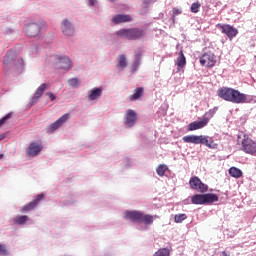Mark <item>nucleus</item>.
Wrapping results in <instances>:
<instances>
[{
	"mask_svg": "<svg viewBox=\"0 0 256 256\" xmlns=\"http://www.w3.org/2000/svg\"><path fill=\"white\" fill-rule=\"evenodd\" d=\"M156 171H157L158 175H161V165L158 166Z\"/></svg>",
	"mask_w": 256,
	"mask_h": 256,
	"instance_id": "42",
	"label": "nucleus"
},
{
	"mask_svg": "<svg viewBox=\"0 0 256 256\" xmlns=\"http://www.w3.org/2000/svg\"><path fill=\"white\" fill-rule=\"evenodd\" d=\"M172 248L171 246H167L161 249V256H171Z\"/></svg>",
	"mask_w": 256,
	"mask_h": 256,
	"instance_id": "31",
	"label": "nucleus"
},
{
	"mask_svg": "<svg viewBox=\"0 0 256 256\" xmlns=\"http://www.w3.org/2000/svg\"><path fill=\"white\" fill-rule=\"evenodd\" d=\"M4 65H9V56L6 54V58L3 61Z\"/></svg>",
	"mask_w": 256,
	"mask_h": 256,
	"instance_id": "39",
	"label": "nucleus"
},
{
	"mask_svg": "<svg viewBox=\"0 0 256 256\" xmlns=\"http://www.w3.org/2000/svg\"><path fill=\"white\" fill-rule=\"evenodd\" d=\"M14 223H16V225H25L27 223V221H29V216L23 215V216H16L13 219Z\"/></svg>",
	"mask_w": 256,
	"mask_h": 256,
	"instance_id": "26",
	"label": "nucleus"
},
{
	"mask_svg": "<svg viewBox=\"0 0 256 256\" xmlns=\"http://www.w3.org/2000/svg\"><path fill=\"white\" fill-rule=\"evenodd\" d=\"M217 93L218 97H220V99H224V101L236 104L247 103V95L240 93L239 90L222 87L218 89Z\"/></svg>",
	"mask_w": 256,
	"mask_h": 256,
	"instance_id": "1",
	"label": "nucleus"
},
{
	"mask_svg": "<svg viewBox=\"0 0 256 256\" xmlns=\"http://www.w3.org/2000/svg\"><path fill=\"white\" fill-rule=\"evenodd\" d=\"M49 89V85L46 83L41 84L35 91L33 97L31 98L30 105H37L39 99L43 97V93Z\"/></svg>",
	"mask_w": 256,
	"mask_h": 256,
	"instance_id": "9",
	"label": "nucleus"
},
{
	"mask_svg": "<svg viewBox=\"0 0 256 256\" xmlns=\"http://www.w3.org/2000/svg\"><path fill=\"white\" fill-rule=\"evenodd\" d=\"M40 151H43V144L38 142H32L26 150V154L29 155V157H37Z\"/></svg>",
	"mask_w": 256,
	"mask_h": 256,
	"instance_id": "12",
	"label": "nucleus"
},
{
	"mask_svg": "<svg viewBox=\"0 0 256 256\" xmlns=\"http://www.w3.org/2000/svg\"><path fill=\"white\" fill-rule=\"evenodd\" d=\"M124 219H130L133 223H144V225H151L153 223V216L143 214L140 211H125Z\"/></svg>",
	"mask_w": 256,
	"mask_h": 256,
	"instance_id": "3",
	"label": "nucleus"
},
{
	"mask_svg": "<svg viewBox=\"0 0 256 256\" xmlns=\"http://www.w3.org/2000/svg\"><path fill=\"white\" fill-rule=\"evenodd\" d=\"M229 175L235 179H239L240 177H243V171L237 167H231L229 169Z\"/></svg>",
	"mask_w": 256,
	"mask_h": 256,
	"instance_id": "24",
	"label": "nucleus"
},
{
	"mask_svg": "<svg viewBox=\"0 0 256 256\" xmlns=\"http://www.w3.org/2000/svg\"><path fill=\"white\" fill-rule=\"evenodd\" d=\"M219 196L217 194H195L191 197L193 205H211V203H217Z\"/></svg>",
	"mask_w": 256,
	"mask_h": 256,
	"instance_id": "5",
	"label": "nucleus"
},
{
	"mask_svg": "<svg viewBox=\"0 0 256 256\" xmlns=\"http://www.w3.org/2000/svg\"><path fill=\"white\" fill-rule=\"evenodd\" d=\"M209 123V118H204L201 121H194L188 125V131H197V129H203V127H207Z\"/></svg>",
	"mask_w": 256,
	"mask_h": 256,
	"instance_id": "17",
	"label": "nucleus"
},
{
	"mask_svg": "<svg viewBox=\"0 0 256 256\" xmlns=\"http://www.w3.org/2000/svg\"><path fill=\"white\" fill-rule=\"evenodd\" d=\"M112 3H115V0H110Z\"/></svg>",
	"mask_w": 256,
	"mask_h": 256,
	"instance_id": "45",
	"label": "nucleus"
},
{
	"mask_svg": "<svg viewBox=\"0 0 256 256\" xmlns=\"http://www.w3.org/2000/svg\"><path fill=\"white\" fill-rule=\"evenodd\" d=\"M154 256H161V250H158Z\"/></svg>",
	"mask_w": 256,
	"mask_h": 256,
	"instance_id": "44",
	"label": "nucleus"
},
{
	"mask_svg": "<svg viewBox=\"0 0 256 256\" xmlns=\"http://www.w3.org/2000/svg\"><path fill=\"white\" fill-rule=\"evenodd\" d=\"M200 145H205L209 149H217V144L209 136L200 135Z\"/></svg>",
	"mask_w": 256,
	"mask_h": 256,
	"instance_id": "18",
	"label": "nucleus"
},
{
	"mask_svg": "<svg viewBox=\"0 0 256 256\" xmlns=\"http://www.w3.org/2000/svg\"><path fill=\"white\" fill-rule=\"evenodd\" d=\"M217 111V108L211 109L208 112L205 113L204 119H211L213 115H215V112Z\"/></svg>",
	"mask_w": 256,
	"mask_h": 256,
	"instance_id": "33",
	"label": "nucleus"
},
{
	"mask_svg": "<svg viewBox=\"0 0 256 256\" xmlns=\"http://www.w3.org/2000/svg\"><path fill=\"white\" fill-rule=\"evenodd\" d=\"M89 5H95V0H88Z\"/></svg>",
	"mask_w": 256,
	"mask_h": 256,
	"instance_id": "43",
	"label": "nucleus"
},
{
	"mask_svg": "<svg viewBox=\"0 0 256 256\" xmlns=\"http://www.w3.org/2000/svg\"><path fill=\"white\" fill-rule=\"evenodd\" d=\"M220 256H231V254L227 253L226 251H223L220 253Z\"/></svg>",
	"mask_w": 256,
	"mask_h": 256,
	"instance_id": "41",
	"label": "nucleus"
},
{
	"mask_svg": "<svg viewBox=\"0 0 256 256\" xmlns=\"http://www.w3.org/2000/svg\"><path fill=\"white\" fill-rule=\"evenodd\" d=\"M41 33V24L29 23L26 25V34L28 37H37Z\"/></svg>",
	"mask_w": 256,
	"mask_h": 256,
	"instance_id": "13",
	"label": "nucleus"
},
{
	"mask_svg": "<svg viewBox=\"0 0 256 256\" xmlns=\"http://www.w3.org/2000/svg\"><path fill=\"white\" fill-rule=\"evenodd\" d=\"M81 81L79 80V78H72L68 80V85L70 87H73L74 89L79 87Z\"/></svg>",
	"mask_w": 256,
	"mask_h": 256,
	"instance_id": "27",
	"label": "nucleus"
},
{
	"mask_svg": "<svg viewBox=\"0 0 256 256\" xmlns=\"http://www.w3.org/2000/svg\"><path fill=\"white\" fill-rule=\"evenodd\" d=\"M117 67H119L121 69V71H123V69H125V67H127V57L125 56V54L119 55L117 57Z\"/></svg>",
	"mask_w": 256,
	"mask_h": 256,
	"instance_id": "25",
	"label": "nucleus"
},
{
	"mask_svg": "<svg viewBox=\"0 0 256 256\" xmlns=\"http://www.w3.org/2000/svg\"><path fill=\"white\" fill-rule=\"evenodd\" d=\"M189 185H190V189H193L194 191H198V193H206V191L209 189V186L203 183L201 179L197 176H193L190 178Z\"/></svg>",
	"mask_w": 256,
	"mask_h": 256,
	"instance_id": "6",
	"label": "nucleus"
},
{
	"mask_svg": "<svg viewBox=\"0 0 256 256\" xmlns=\"http://www.w3.org/2000/svg\"><path fill=\"white\" fill-rule=\"evenodd\" d=\"M135 121H137V113L131 109L127 110L124 117L125 125H127V127H133V125H135Z\"/></svg>",
	"mask_w": 256,
	"mask_h": 256,
	"instance_id": "14",
	"label": "nucleus"
},
{
	"mask_svg": "<svg viewBox=\"0 0 256 256\" xmlns=\"http://www.w3.org/2000/svg\"><path fill=\"white\" fill-rule=\"evenodd\" d=\"M149 3H151V0H143V8L147 9V7H149Z\"/></svg>",
	"mask_w": 256,
	"mask_h": 256,
	"instance_id": "37",
	"label": "nucleus"
},
{
	"mask_svg": "<svg viewBox=\"0 0 256 256\" xmlns=\"http://www.w3.org/2000/svg\"><path fill=\"white\" fill-rule=\"evenodd\" d=\"M176 65L178 67V71H180V69H183V67L187 65V59L185 58V54H183V51H180L179 56L176 60Z\"/></svg>",
	"mask_w": 256,
	"mask_h": 256,
	"instance_id": "23",
	"label": "nucleus"
},
{
	"mask_svg": "<svg viewBox=\"0 0 256 256\" xmlns=\"http://www.w3.org/2000/svg\"><path fill=\"white\" fill-rule=\"evenodd\" d=\"M46 95L49 97L50 101H55V99H57V96H55L53 92H47Z\"/></svg>",
	"mask_w": 256,
	"mask_h": 256,
	"instance_id": "36",
	"label": "nucleus"
},
{
	"mask_svg": "<svg viewBox=\"0 0 256 256\" xmlns=\"http://www.w3.org/2000/svg\"><path fill=\"white\" fill-rule=\"evenodd\" d=\"M237 143L241 145V150L244 153H248L249 155H253L256 153V143L250 137L245 134V132H238L237 134Z\"/></svg>",
	"mask_w": 256,
	"mask_h": 256,
	"instance_id": "2",
	"label": "nucleus"
},
{
	"mask_svg": "<svg viewBox=\"0 0 256 256\" xmlns=\"http://www.w3.org/2000/svg\"><path fill=\"white\" fill-rule=\"evenodd\" d=\"M173 13L174 15H181V10H179L178 8H174Z\"/></svg>",
	"mask_w": 256,
	"mask_h": 256,
	"instance_id": "38",
	"label": "nucleus"
},
{
	"mask_svg": "<svg viewBox=\"0 0 256 256\" xmlns=\"http://www.w3.org/2000/svg\"><path fill=\"white\" fill-rule=\"evenodd\" d=\"M142 53H143V50H141V49H138L135 52L136 65H139V63H141V55H142Z\"/></svg>",
	"mask_w": 256,
	"mask_h": 256,
	"instance_id": "32",
	"label": "nucleus"
},
{
	"mask_svg": "<svg viewBox=\"0 0 256 256\" xmlns=\"http://www.w3.org/2000/svg\"><path fill=\"white\" fill-rule=\"evenodd\" d=\"M116 35L122 39H128V41H137L145 35V31L139 28L120 29L116 32Z\"/></svg>",
	"mask_w": 256,
	"mask_h": 256,
	"instance_id": "4",
	"label": "nucleus"
},
{
	"mask_svg": "<svg viewBox=\"0 0 256 256\" xmlns=\"http://www.w3.org/2000/svg\"><path fill=\"white\" fill-rule=\"evenodd\" d=\"M130 21H133V18H131V15L127 14H117L112 18V23L114 25H121V23H130Z\"/></svg>",
	"mask_w": 256,
	"mask_h": 256,
	"instance_id": "16",
	"label": "nucleus"
},
{
	"mask_svg": "<svg viewBox=\"0 0 256 256\" xmlns=\"http://www.w3.org/2000/svg\"><path fill=\"white\" fill-rule=\"evenodd\" d=\"M69 119V114H64L62 115L58 120H56L54 123H52L50 126L46 128L47 133H55L58 128L63 125V123H66L67 120Z\"/></svg>",
	"mask_w": 256,
	"mask_h": 256,
	"instance_id": "11",
	"label": "nucleus"
},
{
	"mask_svg": "<svg viewBox=\"0 0 256 256\" xmlns=\"http://www.w3.org/2000/svg\"><path fill=\"white\" fill-rule=\"evenodd\" d=\"M59 67L60 69H64L65 71H69L72 67L71 59L67 56H63L59 59Z\"/></svg>",
	"mask_w": 256,
	"mask_h": 256,
	"instance_id": "20",
	"label": "nucleus"
},
{
	"mask_svg": "<svg viewBox=\"0 0 256 256\" xmlns=\"http://www.w3.org/2000/svg\"><path fill=\"white\" fill-rule=\"evenodd\" d=\"M62 33L67 37H71L75 34V27H73V24H71L67 19L62 22Z\"/></svg>",
	"mask_w": 256,
	"mask_h": 256,
	"instance_id": "15",
	"label": "nucleus"
},
{
	"mask_svg": "<svg viewBox=\"0 0 256 256\" xmlns=\"http://www.w3.org/2000/svg\"><path fill=\"white\" fill-rule=\"evenodd\" d=\"M216 63H217V57L211 51L204 53L200 57V64L203 65V67H208V68L215 67Z\"/></svg>",
	"mask_w": 256,
	"mask_h": 256,
	"instance_id": "7",
	"label": "nucleus"
},
{
	"mask_svg": "<svg viewBox=\"0 0 256 256\" xmlns=\"http://www.w3.org/2000/svg\"><path fill=\"white\" fill-rule=\"evenodd\" d=\"M199 9H201V4L199 2L192 3L190 8L191 13H199Z\"/></svg>",
	"mask_w": 256,
	"mask_h": 256,
	"instance_id": "30",
	"label": "nucleus"
},
{
	"mask_svg": "<svg viewBox=\"0 0 256 256\" xmlns=\"http://www.w3.org/2000/svg\"><path fill=\"white\" fill-rule=\"evenodd\" d=\"M43 197H45V194H44V193L38 194V195L36 196V198H35L32 202H30V203L24 205V206L21 208V212H22V213H28V211H33V209H34L35 207H37V206L39 205V203H41V201H43Z\"/></svg>",
	"mask_w": 256,
	"mask_h": 256,
	"instance_id": "10",
	"label": "nucleus"
},
{
	"mask_svg": "<svg viewBox=\"0 0 256 256\" xmlns=\"http://www.w3.org/2000/svg\"><path fill=\"white\" fill-rule=\"evenodd\" d=\"M145 95V89L143 87H138L134 90L133 95L129 97L130 101H137V99H141Z\"/></svg>",
	"mask_w": 256,
	"mask_h": 256,
	"instance_id": "22",
	"label": "nucleus"
},
{
	"mask_svg": "<svg viewBox=\"0 0 256 256\" xmlns=\"http://www.w3.org/2000/svg\"><path fill=\"white\" fill-rule=\"evenodd\" d=\"M187 219V214H176L174 217L175 223H183Z\"/></svg>",
	"mask_w": 256,
	"mask_h": 256,
	"instance_id": "28",
	"label": "nucleus"
},
{
	"mask_svg": "<svg viewBox=\"0 0 256 256\" xmlns=\"http://www.w3.org/2000/svg\"><path fill=\"white\" fill-rule=\"evenodd\" d=\"M170 172H169V167L165 164L161 165V177H169Z\"/></svg>",
	"mask_w": 256,
	"mask_h": 256,
	"instance_id": "29",
	"label": "nucleus"
},
{
	"mask_svg": "<svg viewBox=\"0 0 256 256\" xmlns=\"http://www.w3.org/2000/svg\"><path fill=\"white\" fill-rule=\"evenodd\" d=\"M217 29H219L224 35H227V37L231 40L234 37H237V34L239 31L234 28L233 26L229 24H217Z\"/></svg>",
	"mask_w": 256,
	"mask_h": 256,
	"instance_id": "8",
	"label": "nucleus"
},
{
	"mask_svg": "<svg viewBox=\"0 0 256 256\" xmlns=\"http://www.w3.org/2000/svg\"><path fill=\"white\" fill-rule=\"evenodd\" d=\"M184 143H193L194 145H200L201 143V135H187L182 138Z\"/></svg>",
	"mask_w": 256,
	"mask_h": 256,
	"instance_id": "21",
	"label": "nucleus"
},
{
	"mask_svg": "<svg viewBox=\"0 0 256 256\" xmlns=\"http://www.w3.org/2000/svg\"><path fill=\"white\" fill-rule=\"evenodd\" d=\"M11 113H8L6 116H4L2 119H0V127H3L5 125V122L8 121V119L11 117Z\"/></svg>",
	"mask_w": 256,
	"mask_h": 256,
	"instance_id": "34",
	"label": "nucleus"
},
{
	"mask_svg": "<svg viewBox=\"0 0 256 256\" xmlns=\"http://www.w3.org/2000/svg\"><path fill=\"white\" fill-rule=\"evenodd\" d=\"M0 255H7V248L3 244H0Z\"/></svg>",
	"mask_w": 256,
	"mask_h": 256,
	"instance_id": "35",
	"label": "nucleus"
},
{
	"mask_svg": "<svg viewBox=\"0 0 256 256\" xmlns=\"http://www.w3.org/2000/svg\"><path fill=\"white\" fill-rule=\"evenodd\" d=\"M101 95H103V88H93L88 91L87 97L89 101H96Z\"/></svg>",
	"mask_w": 256,
	"mask_h": 256,
	"instance_id": "19",
	"label": "nucleus"
},
{
	"mask_svg": "<svg viewBox=\"0 0 256 256\" xmlns=\"http://www.w3.org/2000/svg\"><path fill=\"white\" fill-rule=\"evenodd\" d=\"M7 137V133L0 134V141H3Z\"/></svg>",
	"mask_w": 256,
	"mask_h": 256,
	"instance_id": "40",
	"label": "nucleus"
}]
</instances>
